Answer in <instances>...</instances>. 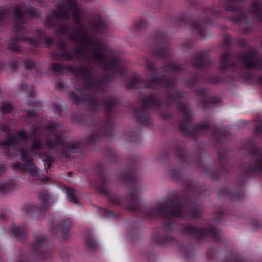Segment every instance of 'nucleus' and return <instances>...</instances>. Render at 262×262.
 I'll return each mask as SVG.
<instances>
[{"label":"nucleus","instance_id":"obj_8","mask_svg":"<svg viewBox=\"0 0 262 262\" xmlns=\"http://www.w3.org/2000/svg\"><path fill=\"white\" fill-rule=\"evenodd\" d=\"M183 97L182 92L176 90L174 94H172L169 90L165 92V98L166 100L163 102H167L168 105H162V106H169V100H172L177 103V108L182 114V118L179 120V127L181 131H191L192 129V111L186 105L181 102H178ZM209 128V125L208 122H202L197 124L194 127L192 131H201V130H207Z\"/></svg>","mask_w":262,"mask_h":262},{"label":"nucleus","instance_id":"obj_38","mask_svg":"<svg viewBox=\"0 0 262 262\" xmlns=\"http://www.w3.org/2000/svg\"><path fill=\"white\" fill-rule=\"evenodd\" d=\"M87 243H88V246L90 248H94L95 247V242L94 241H93L92 240L91 241H88Z\"/></svg>","mask_w":262,"mask_h":262},{"label":"nucleus","instance_id":"obj_15","mask_svg":"<svg viewBox=\"0 0 262 262\" xmlns=\"http://www.w3.org/2000/svg\"><path fill=\"white\" fill-rule=\"evenodd\" d=\"M244 0H224L225 12H236L239 10V3Z\"/></svg>","mask_w":262,"mask_h":262},{"label":"nucleus","instance_id":"obj_9","mask_svg":"<svg viewBox=\"0 0 262 262\" xmlns=\"http://www.w3.org/2000/svg\"><path fill=\"white\" fill-rule=\"evenodd\" d=\"M15 36L11 39L12 42L7 45V48L13 52L18 54L24 53L21 47L18 45L20 41H26L27 43L32 46L37 48L40 45H43L45 48H49L54 43L53 39L45 35L44 32L41 30H36L32 35L30 33L24 31L15 32Z\"/></svg>","mask_w":262,"mask_h":262},{"label":"nucleus","instance_id":"obj_2","mask_svg":"<svg viewBox=\"0 0 262 262\" xmlns=\"http://www.w3.org/2000/svg\"><path fill=\"white\" fill-rule=\"evenodd\" d=\"M69 68L70 72L83 76L85 84L82 88L75 87V91L69 93L73 103L74 104L87 103L94 112H97L99 106L103 105L106 116L104 119H99L97 125L101 129L100 131H110L113 125L111 113L119 105L120 101L117 97L113 95H109L106 98H100L98 94L106 92L107 84L114 79L113 74H105L98 80L94 77L93 72L89 68L83 66L76 68L74 66H71Z\"/></svg>","mask_w":262,"mask_h":262},{"label":"nucleus","instance_id":"obj_17","mask_svg":"<svg viewBox=\"0 0 262 262\" xmlns=\"http://www.w3.org/2000/svg\"><path fill=\"white\" fill-rule=\"evenodd\" d=\"M95 28L97 32L102 33L106 30L107 27V23L100 16H98L95 20Z\"/></svg>","mask_w":262,"mask_h":262},{"label":"nucleus","instance_id":"obj_24","mask_svg":"<svg viewBox=\"0 0 262 262\" xmlns=\"http://www.w3.org/2000/svg\"><path fill=\"white\" fill-rule=\"evenodd\" d=\"M9 12L7 9H0V27L4 25L5 20L8 18Z\"/></svg>","mask_w":262,"mask_h":262},{"label":"nucleus","instance_id":"obj_29","mask_svg":"<svg viewBox=\"0 0 262 262\" xmlns=\"http://www.w3.org/2000/svg\"><path fill=\"white\" fill-rule=\"evenodd\" d=\"M26 168L30 176H34L36 173V168L33 164L25 165Z\"/></svg>","mask_w":262,"mask_h":262},{"label":"nucleus","instance_id":"obj_7","mask_svg":"<svg viewBox=\"0 0 262 262\" xmlns=\"http://www.w3.org/2000/svg\"><path fill=\"white\" fill-rule=\"evenodd\" d=\"M203 18L196 20L191 17L187 18L185 12H181L176 16H169L168 20L172 24L179 26H187L191 28L202 39L205 38V32L208 25H213V18H222L225 19L223 12L220 8H202Z\"/></svg>","mask_w":262,"mask_h":262},{"label":"nucleus","instance_id":"obj_26","mask_svg":"<svg viewBox=\"0 0 262 262\" xmlns=\"http://www.w3.org/2000/svg\"><path fill=\"white\" fill-rule=\"evenodd\" d=\"M228 19H229L230 21L236 23H240L245 20L248 21L247 16L242 14H239L234 17H228Z\"/></svg>","mask_w":262,"mask_h":262},{"label":"nucleus","instance_id":"obj_36","mask_svg":"<svg viewBox=\"0 0 262 262\" xmlns=\"http://www.w3.org/2000/svg\"><path fill=\"white\" fill-rule=\"evenodd\" d=\"M21 159L23 161H26V162L30 161V157L28 155H27V154H23L22 157H21Z\"/></svg>","mask_w":262,"mask_h":262},{"label":"nucleus","instance_id":"obj_43","mask_svg":"<svg viewBox=\"0 0 262 262\" xmlns=\"http://www.w3.org/2000/svg\"><path fill=\"white\" fill-rule=\"evenodd\" d=\"M258 81L259 84L262 86V76L258 77Z\"/></svg>","mask_w":262,"mask_h":262},{"label":"nucleus","instance_id":"obj_44","mask_svg":"<svg viewBox=\"0 0 262 262\" xmlns=\"http://www.w3.org/2000/svg\"><path fill=\"white\" fill-rule=\"evenodd\" d=\"M226 44L227 46H230V42H229V40L228 39H227L226 41Z\"/></svg>","mask_w":262,"mask_h":262},{"label":"nucleus","instance_id":"obj_11","mask_svg":"<svg viewBox=\"0 0 262 262\" xmlns=\"http://www.w3.org/2000/svg\"><path fill=\"white\" fill-rule=\"evenodd\" d=\"M192 64L194 69L202 70L207 69L211 65V62L208 53L201 50L192 55Z\"/></svg>","mask_w":262,"mask_h":262},{"label":"nucleus","instance_id":"obj_22","mask_svg":"<svg viewBox=\"0 0 262 262\" xmlns=\"http://www.w3.org/2000/svg\"><path fill=\"white\" fill-rule=\"evenodd\" d=\"M13 108V105L7 102L0 103V112L4 115L10 113Z\"/></svg>","mask_w":262,"mask_h":262},{"label":"nucleus","instance_id":"obj_4","mask_svg":"<svg viewBox=\"0 0 262 262\" xmlns=\"http://www.w3.org/2000/svg\"><path fill=\"white\" fill-rule=\"evenodd\" d=\"M238 62L236 63L233 59L230 51H225L221 55L219 68L223 74L226 72H229L227 77L212 74L206 75L205 73L197 72L186 80V85L189 88H193L198 82L218 84L225 81H232L234 79L233 72L238 68L239 77L246 80L253 81L255 76L251 71L262 70V58L254 52L242 53L238 57Z\"/></svg>","mask_w":262,"mask_h":262},{"label":"nucleus","instance_id":"obj_28","mask_svg":"<svg viewBox=\"0 0 262 262\" xmlns=\"http://www.w3.org/2000/svg\"><path fill=\"white\" fill-rule=\"evenodd\" d=\"M40 198L41 200L45 205H48L51 200V198L49 197L48 193L44 191L40 193Z\"/></svg>","mask_w":262,"mask_h":262},{"label":"nucleus","instance_id":"obj_13","mask_svg":"<svg viewBox=\"0 0 262 262\" xmlns=\"http://www.w3.org/2000/svg\"><path fill=\"white\" fill-rule=\"evenodd\" d=\"M236 126L237 129H247L250 127H254L252 131H262V122H247L244 120H239L237 122Z\"/></svg>","mask_w":262,"mask_h":262},{"label":"nucleus","instance_id":"obj_10","mask_svg":"<svg viewBox=\"0 0 262 262\" xmlns=\"http://www.w3.org/2000/svg\"><path fill=\"white\" fill-rule=\"evenodd\" d=\"M12 12L14 15L13 30L15 32L25 31L30 33H32L30 30L25 26L26 23L25 15H27L30 17H37L38 13L36 9L32 6L24 9L23 6L15 5L12 7Z\"/></svg>","mask_w":262,"mask_h":262},{"label":"nucleus","instance_id":"obj_41","mask_svg":"<svg viewBox=\"0 0 262 262\" xmlns=\"http://www.w3.org/2000/svg\"><path fill=\"white\" fill-rule=\"evenodd\" d=\"M249 27H250V26L248 25V27L244 29L245 33H248L249 32Z\"/></svg>","mask_w":262,"mask_h":262},{"label":"nucleus","instance_id":"obj_18","mask_svg":"<svg viewBox=\"0 0 262 262\" xmlns=\"http://www.w3.org/2000/svg\"><path fill=\"white\" fill-rule=\"evenodd\" d=\"M252 11L256 17L262 21V3L258 1L253 3Z\"/></svg>","mask_w":262,"mask_h":262},{"label":"nucleus","instance_id":"obj_25","mask_svg":"<svg viewBox=\"0 0 262 262\" xmlns=\"http://www.w3.org/2000/svg\"><path fill=\"white\" fill-rule=\"evenodd\" d=\"M24 212L26 214H32L35 213L37 215H39L40 212V210L37 209L36 206L33 205H27L24 208Z\"/></svg>","mask_w":262,"mask_h":262},{"label":"nucleus","instance_id":"obj_37","mask_svg":"<svg viewBox=\"0 0 262 262\" xmlns=\"http://www.w3.org/2000/svg\"><path fill=\"white\" fill-rule=\"evenodd\" d=\"M41 238H40V237H36V240H35V245L36 246H40L41 245Z\"/></svg>","mask_w":262,"mask_h":262},{"label":"nucleus","instance_id":"obj_45","mask_svg":"<svg viewBox=\"0 0 262 262\" xmlns=\"http://www.w3.org/2000/svg\"><path fill=\"white\" fill-rule=\"evenodd\" d=\"M14 142V140H9L8 142L7 143V144H10L11 143H13Z\"/></svg>","mask_w":262,"mask_h":262},{"label":"nucleus","instance_id":"obj_32","mask_svg":"<svg viewBox=\"0 0 262 262\" xmlns=\"http://www.w3.org/2000/svg\"><path fill=\"white\" fill-rule=\"evenodd\" d=\"M75 194H76V191L74 190H72L70 192L68 193V195L71 202L74 203H76L77 201L74 196Z\"/></svg>","mask_w":262,"mask_h":262},{"label":"nucleus","instance_id":"obj_34","mask_svg":"<svg viewBox=\"0 0 262 262\" xmlns=\"http://www.w3.org/2000/svg\"><path fill=\"white\" fill-rule=\"evenodd\" d=\"M189 5L195 7L198 4V0H184Z\"/></svg>","mask_w":262,"mask_h":262},{"label":"nucleus","instance_id":"obj_40","mask_svg":"<svg viewBox=\"0 0 262 262\" xmlns=\"http://www.w3.org/2000/svg\"><path fill=\"white\" fill-rule=\"evenodd\" d=\"M7 188V185H5L4 186H0V192H2L4 189H6Z\"/></svg>","mask_w":262,"mask_h":262},{"label":"nucleus","instance_id":"obj_14","mask_svg":"<svg viewBox=\"0 0 262 262\" xmlns=\"http://www.w3.org/2000/svg\"><path fill=\"white\" fill-rule=\"evenodd\" d=\"M251 164L249 170L254 172L262 171V157L259 154L253 155L251 159Z\"/></svg>","mask_w":262,"mask_h":262},{"label":"nucleus","instance_id":"obj_35","mask_svg":"<svg viewBox=\"0 0 262 262\" xmlns=\"http://www.w3.org/2000/svg\"><path fill=\"white\" fill-rule=\"evenodd\" d=\"M55 87L56 89H57L58 91H62L63 89V85L61 82L60 81L57 82L55 83Z\"/></svg>","mask_w":262,"mask_h":262},{"label":"nucleus","instance_id":"obj_16","mask_svg":"<svg viewBox=\"0 0 262 262\" xmlns=\"http://www.w3.org/2000/svg\"><path fill=\"white\" fill-rule=\"evenodd\" d=\"M71 65L63 66L62 64L53 62L51 64V70L56 75H60L67 72H70L69 67Z\"/></svg>","mask_w":262,"mask_h":262},{"label":"nucleus","instance_id":"obj_42","mask_svg":"<svg viewBox=\"0 0 262 262\" xmlns=\"http://www.w3.org/2000/svg\"><path fill=\"white\" fill-rule=\"evenodd\" d=\"M86 68H89L90 69V71H91V72H93L94 68L92 66L89 64V66L88 67H86Z\"/></svg>","mask_w":262,"mask_h":262},{"label":"nucleus","instance_id":"obj_31","mask_svg":"<svg viewBox=\"0 0 262 262\" xmlns=\"http://www.w3.org/2000/svg\"><path fill=\"white\" fill-rule=\"evenodd\" d=\"M14 233L18 237H22L25 234L24 231L18 228H15L13 230Z\"/></svg>","mask_w":262,"mask_h":262},{"label":"nucleus","instance_id":"obj_1","mask_svg":"<svg viewBox=\"0 0 262 262\" xmlns=\"http://www.w3.org/2000/svg\"><path fill=\"white\" fill-rule=\"evenodd\" d=\"M150 40L152 45L150 50L151 55L162 62V65L157 67L155 62L147 61V70L154 71L148 75V81L145 82L143 78L137 76L128 78L126 80V86L128 89H151L153 92L150 96H145L142 100V106L135 110V117L137 122L142 125L149 127L152 125L148 106L160 107L162 105H168L163 102L161 97V86L166 89L172 88L175 80L172 77H166L164 74L157 72L158 70H163L166 73L172 75L178 74L183 70L180 64H176L172 61L171 53L169 50V39L167 35L161 31L153 34Z\"/></svg>","mask_w":262,"mask_h":262},{"label":"nucleus","instance_id":"obj_6","mask_svg":"<svg viewBox=\"0 0 262 262\" xmlns=\"http://www.w3.org/2000/svg\"><path fill=\"white\" fill-rule=\"evenodd\" d=\"M26 105L28 106L26 116L21 119L23 126H28V131H58L60 124L46 119H40L38 111L41 108V103L39 100L28 101ZM0 131H27L26 128L16 130L13 119L4 116L0 120ZM58 131H61L59 130Z\"/></svg>","mask_w":262,"mask_h":262},{"label":"nucleus","instance_id":"obj_19","mask_svg":"<svg viewBox=\"0 0 262 262\" xmlns=\"http://www.w3.org/2000/svg\"><path fill=\"white\" fill-rule=\"evenodd\" d=\"M69 223L64 221H58L57 220L55 221L54 222V226L56 227L57 230L61 232L62 234H66L68 233Z\"/></svg>","mask_w":262,"mask_h":262},{"label":"nucleus","instance_id":"obj_3","mask_svg":"<svg viewBox=\"0 0 262 262\" xmlns=\"http://www.w3.org/2000/svg\"><path fill=\"white\" fill-rule=\"evenodd\" d=\"M46 25L57 35L69 37L71 41L87 47H96L94 48L102 53L106 50L104 45L92 42V37L81 22V9L75 0H61L57 9L48 16Z\"/></svg>","mask_w":262,"mask_h":262},{"label":"nucleus","instance_id":"obj_39","mask_svg":"<svg viewBox=\"0 0 262 262\" xmlns=\"http://www.w3.org/2000/svg\"><path fill=\"white\" fill-rule=\"evenodd\" d=\"M13 167L14 168H16V169H21L23 168V166L22 165H20L17 163H16V164H14L13 165Z\"/></svg>","mask_w":262,"mask_h":262},{"label":"nucleus","instance_id":"obj_5","mask_svg":"<svg viewBox=\"0 0 262 262\" xmlns=\"http://www.w3.org/2000/svg\"><path fill=\"white\" fill-rule=\"evenodd\" d=\"M87 48H89L92 53L91 59L96 61L104 70L112 72L113 75L116 74L120 75L124 74V70L120 67L121 59L119 57L111 58L108 61L107 57L105 55L93 47L77 46L73 52L69 50L67 42L60 39L57 42V50L53 53L52 56L56 60L61 58L62 60L68 61H73L75 59L81 60L85 56Z\"/></svg>","mask_w":262,"mask_h":262},{"label":"nucleus","instance_id":"obj_21","mask_svg":"<svg viewBox=\"0 0 262 262\" xmlns=\"http://www.w3.org/2000/svg\"><path fill=\"white\" fill-rule=\"evenodd\" d=\"M24 66L25 68L28 71H36V67L35 61L33 59L26 58L24 61Z\"/></svg>","mask_w":262,"mask_h":262},{"label":"nucleus","instance_id":"obj_30","mask_svg":"<svg viewBox=\"0 0 262 262\" xmlns=\"http://www.w3.org/2000/svg\"><path fill=\"white\" fill-rule=\"evenodd\" d=\"M194 45V41L191 39H187L183 44L184 49L185 50L190 49Z\"/></svg>","mask_w":262,"mask_h":262},{"label":"nucleus","instance_id":"obj_33","mask_svg":"<svg viewBox=\"0 0 262 262\" xmlns=\"http://www.w3.org/2000/svg\"><path fill=\"white\" fill-rule=\"evenodd\" d=\"M17 61H10L9 63V67L12 70H16L18 68Z\"/></svg>","mask_w":262,"mask_h":262},{"label":"nucleus","instance_id":"obj_46","mask_svg":"<svg viewBox=\"0 0 262 262\" xmlns=\"http://www.w3.org/2000/svg\"><path fill=\"white\" fill-rule=\"evenodd\" d=\"M18 136L19 137H23L24 136V134H23V132L19 133Z\"/></svg>","mask_w":262,"mask_h":262},{"label":"nucleus","instance_id":"obj_12","mask_svg":"<svg viewBox=\"0 0 262 262\" xmlns=\"http://www.w3.org/2000/svg\"><path fill=\"white\" fill-rule=\"evenodd\" d=\"M195 91L197 94L201 97L200 102L204 108H207L210 106L214 105L220 103L219 98L208 96L209 90L206 88L197 87Z\"/></svg>","mask_w":262,"mask_h":262},{"label":"nucleus","instance_id":"obj_20","mask_svg":"<svg viewBox=\"0 0 262 262\" xmlns=\"http://www.w3.org/2000/svg\"><path fill=\"white\" fill-rule=\"evenodd\" d=\"M19 90L22 92L26 93V94L31 98L35 97L34 88L32 85L21 82L19 87Z\"/></svg>","mask_w":262,"mask_h":262},{"label":"nucleus","instance_id":"obj_27","mask_svg":"<svg viewBox=\"0 0 262 262\" xmlns=\"http://www.w3.org/2000/svg\"><path fill=\"white\" fill-rule=\"evenodd\" d=\"M53 111L56 115L59 117L62 111L61 100L59 99L57 100V102H55L53 103Z\"/></svg>","mask_w":262,"mask_h":262},{"label":"nucleus","instance_id":"obj_23","mask_svg":"<svg viewBox=\"0 0 262 262\" xmlns=\"http://www.w3.org/2000/svg\"><path fill=\"white\" fill-rule=\"evenodd\" d=\"M147 25V24L145 20L140 19L137 20L134 23V29L135 31H140L144 29Z\"/></svg>","mask_w":262,"mask_h":262}]
</instances>
